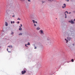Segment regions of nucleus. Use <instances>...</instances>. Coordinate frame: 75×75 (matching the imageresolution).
I'll list each match as a JSON object with an SVG mask.
<instances>
[{
	"label": "nucleus",
	"instance_id": "obj_4",
	"mask_svg": "<svg viewBox=\"0 0 75 75\" xmlns=\"http://www.w3.org/2000/svg\"><path fill=\"white\" fill-rule=\"evenodd\" d=\"M69 23H71L72 24H74L75 23L74 22H73V21H69Z\"/></svg>",
	"mask_w": 75,
	"mask_h": 75
},
{
	"label": "nucleus",
	"instance_id": "obj_28",
	"mask_svg": "<svg viewBox=\"0 0 75 75\" xmlns=\"http://www.w3.org/2000/svg\"><path fill=\"white\" fill-rule=\"evenodd\" d=\"M21 27H22V24H21Z\"/></svg>",
	"mask_w": 75,
	"mask_h": 75
},
{
	"label": "nucleus",
	"instance_id": "obj_31",
	"mask_svg": "<svg viewBox=\"0 0 75 75\" xmlns=\"http://www.w3.org/2000/svg\"><path fill=\"white\" fill-rule=\"evenodd\" d=\"M35 23H37V22H36V21H35Z\"/></svg>",
	"mask_w": 75,
	"mask_h": 75
},
{
	"label": "nucleus",
	"instance_id": "obj_17",
	"mask_svg": "<svg viewBox=\"0 0 75 75\" xmlns=\"http://www.w3.org/2000/svg\"><path fill=\"white\" fill-rule=\"evenodd\" d=\"M71 61H72V62H74V59H71Z\"/></svg>",
	"mask_w": 75,
	"mask_h": 75
},
{
	"label": "nucleus",
	"instance_id": "obj_23",
	"mask_svg": "<svg viewBox=\"0 0 75 75\" xmlns=\"http://www.w3.org/2000/svg\"><path fill=\"white\" fill-rule=\"evenodd\" d=\"M13 24H14V23H15L14 21H13Z\"/></svg>",
	"mask_w": 75,
	"mask_h": 75
},
{
	"label": "nucleus",
	"instance_id": "obj_30",
	"mask_svg": "<svg viewBox=\"0 0 75 75\" xmlns=\"http://www.w3.org/2000/svg\"><path fill=\"white\" fill-rule=\"evenodd\" d=\"M24 1V0H22V1Z\"/></svg>",
	"mask_w": 75,
	"mask_h": 75
},
{
	"label": "nucleus",
	"instance_id": "obj_27",
	"mask_svg": "<svg viewBox=\"0 0 75 75\" xmlns=\"http://www.w3.org/2000/svg\"><path fill=\"white\" fill-rule=\"evenodd\" d=\"M25 46L26 47H28V46H27V44H25Z\"/></svg>",
	"mask_w": 75,
	"mask_h": 75
},
{
	"label": "nucleus",
	"instance_id": "obj_3",
	"mask_svg": "<svg viewBox=\"0 0 75 75\" xmlns=\"http://www.w3.org/2000/svg\"><path fill=\"white\" fill-rule=\"evenodd\" d=\"M26 72V71L25 70L23 71H22V74H24Z\"/></svg>",
	"mask_w": 75,
	"mask_h": 75
},
{
	"label": "nucleus",
	"instance_id": "obj_25",
	"mask_svg": "<svg viewBox=\"0 0 75 75\" xmlns=\"http://www.w3.org/2000/svg\"><path fill=\"white\" fill-rule=\"evenodd\" d=\"M34 26H36V25L35 24H34Z\"/></svg>",
	"mask_w": 75,
	"mask_h": 75
},
{
	"label": "nucleus",
	"instance_id": "obj_18",
	"mask_svg": "<svg viewBox=\"0 0 75 75\" xmlns=\"http://www.w3.org/2000/svg\"><path fill=\"white\" fill-rule=\"evenodd\" d=\"M66 12L67 13V14L69 13L68 12V11H66Z\"/></svg>",
	"mask_w": 75,
	"mask_h": 75
},
{
	"label": "nucleus",
	"instance_id": "obj_12",
	"mask_svg": "<svg viewBox=\"0 0 75 75\" xmlns=\"http://www.w3.org/2000/svg\"><path fill=\"white\" fill-rule=\"evenodd\" d=\"M32 21H33V23H35V21H34V20H33Z\"/></svg>",
	"mask_w": 75,
	"mask_h": 75
},
{
	"label": "nucleus",
	"instance_id": "obj_32",
	"mask_svg": "<svg viewBox=\"0 0 75 75\" xmlns=\"http://www.w3.org/2000/svg\"><path fill=\"white\" fill-rule=\"evenodd\" d=\"M69 14H70V13H71V12H69Z\"/></svg>",
	"mask_w": 75,
	"mask_h": 75
},
{
	"label": "nucleus",
	"instance_id": "obj_15",
	"mask_svg": "<svg viewBox=\"0 0 75 75\" xmlns=\"http://www.w3.org/2000/svg\"><path fill=\"white\" fill-rule=\"evenodd\" d=\"M49 1H52L53 0H48Z\"/></svg>",
	"mask_w": 75,
	"mask_h": 75
},
{
	"label": "nucleus",
	"instance_id": "obj_20",
	"mask_svg": "<svg viewBox=\"0 0 75 75\" xmlns=\"http://www.w3.org/2000/svg\"><path fill=\"white\" fill-rule=\"evenodd\" d=\"M12 17H15V15H13V16H12Z\"/></svg>",
	"mask_w": 75,
	"mask_h": 75
},
{
	"label": "nucleus",
	"instance_id": "obj_37",
	"mask_svg": "<svg viewBox=\"0 0 75 75\" xmlns=\"http://www.w3.org/2000/svg\"><path fill=\"white\" fill-rule=\"evenodd\" d=\"M73 45H74V44H73Z\"/></svg>",
	"mask_w": 75,
	"mask_h": 75
},
{
	"label": "nucleus",
	"instance_id": "obj_1",
	"mask_svg": "<svg viewBox=\"0 0 75 75\" xmlns=\"http://www.w3.org/2000/svg\"><path fill=\"white\" fill-rule=\"evenodd\" d=\"M46 42L49 45H51L52 44L51 40L49 38H47Z\"/></svg>",
	"mask_w": 75,
	"mask_h": 75
},
{
	"label": "nucleus",
	"instance_id": "obj_22",
	"mask_svg": "<svg viewBox=\"0 0 75 75\" xmlns=\"http://www.w3.org/2000/svg\"><path fill=\"white\" fill-rule=\"evenodd\" d=\"M67 1V2H69V0H67L66 1Z\"/></svg>",
	"mask_w": 75,
	"mask_h": 75
},
{
	"label": "nucleus",
	"instance_id": "obj_16",
	"mask_svg": "<svg viewBox=\"0 0 75 75\" xmlns=\"http://www.w3.org/2000/svg\"><path fill=\"white\" fill-rule=\"evenodd\" d=\"M22 35V33H20L19 35Z\"/></svg>",
	"mask_w": 75,
	"mask_h": 75
},
{
	"label": "nucleus",
	"instance_id": "obj_33",
	"mask_svg": "<svg viewBox=\"0 0 75 75\" xmlns=\"http://www.w3.org/2000/svg\"><path fill=\"white\" fill-rule=\"evenodd\" d=\"M19 23V22H18V23Z\"/></svg>",
	"mask_w": 75,
	"mask_h": 75
},
{
	"label": "nucleus",
	"instance_id": "obj_35",
	"mask_svg": "<svg viewBox=\"0 0 75 75\" xmlns=\"http://www.w3.org/2000/svg\"><path fill=\"white\" fill-rule=\"evenodd\" d=\"M19 27L20 28H21V26H19Z\"/></svg>",
	"mask_w": 75,
	"mask_h": 75
},
{
	"label": "nucleus",
	"instance_id": "obj_29",
	"mask_svg": "<svg viewBox=\"0 0 75 75\" xmlns=\"http://www.w3.org/2000/svg\"><path fill=\"white\" fill-rule=\"evenodd\" d=\"M67 18V16H65V18Z\"/></svg>",
	"mask_w": 75,
	"mask_h": 75
},
{
	"label": "nucleus",
	"instance_id": "obj_26",
	"mask_svg": "<svg viewBox=\"0 0 75 75\" xmlns=\"http://www.w3.org/2000/svg\"><path fill=\"white\" fill-rule=\"evenodd\" d=\"M65 16H67V14H66V12H65Z\"/></svg>",
	"mask_w": 75,
	"mask_h": 75
},
{
	"label": "nucleus",
	"instance_id": "obj_21",
	"mask_svg": "<svg viewBox=\"0 0 75 75\" xmlns=\"http://www.w3.org/2000/svg\"><path fill=\"white\" fill-rule=\"evenodd\" d=\"M28 1L29 2H31V1L30 0H28Z\"/></svg>",
	"mask_w": 75,
	"mask_h": 75
},
{
	"label": "nucleus",
	"instance_id": "obj_6",
	"mask_svg": "<svg viewBox=\"0 0 75 75\" xmlns=\"http://www.w3.org/2000/svg\"><path fill=\"white\" fill-rule=\"evenodd\" d=\"M40 28L39 27H37V28H36V29L38 30H39L40 29Z\"/></svg>",
	"mask_w": 75,
	"mask_h": 75
},
{
	"label": "nucleus",
	"instance_id": "obj_34",
	"mask_svg": "<svg viewBox=\"0 0 75 75\" xmlns=\"http://www.w3.org/2000/svg\"><path fill=\"white\" fill-rule=\"evenodd\" d=\"M37 48V47H35V49H36Z\"/></svg>",
	"mask_w": 75,
	"mask_h": 75
},
{
	"label": "nucleus",
	"instance_id": "obj_2",
	"mask_svg": "<svg viewBox=\"0 0 75 75\" xmlns=\"http://www.w3.org/2000/svg\"><path fill=\"white\" fill-rule=\"evenodd\" d=\"M39 32L41 34H43V31L42 30H40Z\"/></svg>",
	"mask_w": 75,
	"mask_h": 75
},
{
	"label": "nucleus",
	"instance_id": "obj_19",
	"mask_svg": "<svg viewBox=\"0 0 75 75\" xmlns=\"http://www.w3.org/2000/svg\"><path fill=\"white\" fill-rule=\"evenodd\" d=\"M14 34V33L13 32H12V33H11V34L13 35Z\"/></svg>",
	"mask_w": 75,
	"mask_h": 75
},
{
	"label": "nucleus",
	"instance_id": "obj_38",
	"mask_svg": "<svg viewBox=\"0 0 75 75\" xmlns=\"http://www.w3.org/2000/svg\"><path fill=\"white\" fill-rule=\"evenodd\" d=\"M67 39H68V38H67Z\"/></svg>",
	"mask_w": 75,
	"mask_h": 75
},
{
	"label": "nucleus",
	"instance_id": "obj_9",
	"mask_svg": "<svg viewBox=\"0 0 75 75\" xmlns=\"http://www.w3.org/2000/svg\"><path fill=\"white\" fill-rule=\"evenodd\" d=\"M65 40H66V41H67L66 42V43H67L68 42V40H67V39H65Z\"/></svg>",
	"mask_w": 75,
	"mask_h": 75
},
{
	"label": "nucleus",
	"instance_id": "obj_5",
	"mask_svg": "<svg viewBox=\"0 0 75 75\" xmlns=\"http://www.w3.org/2000/svg\"><path fill=\"white\" fill-rule=\"evenodd\" d=\"M63 6H62V8H65V7H66V4H63Z\"/></svg>",
	"mask_w": 75,
	"mask_h": 75
},
{
	"label": "nucleus",
	"instance_id": "obj_36",
	"mask_svg": "<svg viewBox=\"0 0 75 75\" xmlns=\"http://www.w3.org/2000/svg\"><path fill=\"white\" fill-rule=\"evenodd\" d=\"M74 21H75V19H74Z\"/></svg>",
	"mask_w": 75,
	"mask_h": 75
},
{
	"label": "nucleus",
	"instance_id": "obj_13",
	"mask_svg": "<svg viewBox=\"0 0 75 75\" xmlns=\"http://www.w3.org/2000/svg\"><path fill=\"white\" fill-rule=\"evenodd\" d=\"M21 20V19H20V18H18V19H17V20Z\"/></svg>",
	"mask_w": 75,
	"mask_h": 75
},
{
	"label": "nucleus",
	"instance_id": "obj_10",
	"mask_svg": "<svg viewBox=\"0 0 75 75\" xmlns=\"http://www.w3.org/2000/svg\"><path fill=\"white\" fill-rule=\"evenodd\" d=\"M19 30H21H21H22V29L21 28H20L19 29Z\"/></svg>",
	"mask_w": 75,
	"mask_h": 75
},
{
	"label": "nucleus",
	"instance_id": "obj_7",
	"mask_svg": "<svg viewBox=\"0 0 75 75\" xmlns=\"http://www.w3.org/2000/svg\"><path fill=\"white\" fill-rule=\"evenodd\" d=\"M5 24L6 26H7L8 25V23H7V22H5Z\"/></svg>",
	"mask_w": 75,
	"mask_h": 75
},
{
	"label": "nucleus",
	"instance_id": "obj_39",
	"mask_svg": "<svg viewBox=\"0 0 75 75\" xmlns=\"http://www.w3.org/2000/svg\"><path fill=\"white\" fill-rule=\"evenodd\" d=\"M56 19H57V18H56Z\"/></svg>",
	"mask_w": 75,
	"mask_h": 75
},
{
	"label": "nucleus",
	"instance_id": "obj_14",
	"mask_svg": "<svg viewBox=\"0 0 75 75\" xmlns=\"http://www.w3.org/2000/svg\"><path fill=\"white\" fill-rule=\"evenodd\" d=\"M8 48L7 49V50L8 51V52L9 53H11V51H8Z\"/></svg>",
	"mask_w": 75,
	"mask_h": 75
},
{
	"label": "nucleus",
	"instance_id": "obj_11",
	"mask_svg": "<svg viewBox=\"0 0 75 75\" xmlns=\"http://www.w3.org/2000/svg\"><path fill=\"white\" fill-rule=\"evenodd\" d=\"M27 45H30V44L29 42L28 43V44H27Z\"/></svg>",
	"mask_w": 75,
	"mask_h": 75
},
{
	"label": "nucleus",
	"instance_id": "obj_8",
	"mask_svg": "<svg viewBox=\"0 0 75 75\" xmlns=\"http://www.w3.org/2000/svg\"><path fill=\"white\" fill-rule=\"evenodd\" d=\"M8 47H9L10 48H11H11H12L13 47H12V46L11 45V46H9Z\"/></svg>",
	"mask_w": 75,
	"mask_h": 75
},
{
	"label": "nucleus",
	"instance_id": "obj_24",
	"mask_svg": "<svg viewBox=\"0 0 75 75\" xmlns=\"http://www.w3.org/2000/svg\"><path fill=\"white\" fill-rule=\"evenodd\" d=\"M11 24H13V22H12V21H11Z\"/></svg>",
	"mask_w": 75,
	"mask_h": 75
}]
</instances>
